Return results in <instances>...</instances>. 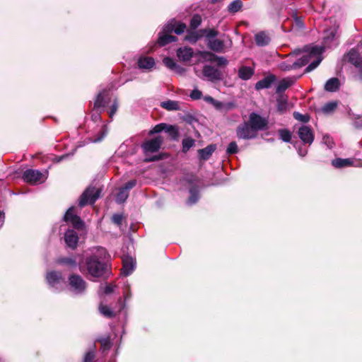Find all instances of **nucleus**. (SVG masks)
<instances>
[{
	"label": "nucleus",
	"mask_w": 362,
	"mask_h": 362,
	"mask_svg": "<svg viewBox=\"0 0 362 362\" xmlns=\"http://www.w3.org/2000/svg\"><path fill=\"white\" fill-rule=\"evenodd\" d=\"M136 180L134 179V180H131L128 182H127L124 187H122V188L123 189H125L127 192H128L129 189L134 188L136 185Z\"/></svg>",
	"instance_id": "4d7b16f0"
},
{
	"label": "nucleus",
	"mask_w": 362,
	"mask_h": 362,
	"mask_svg": "<svg viewBox=\"0 0 362 362\" xmlns=\"http://www.w3.org/2000/svg\"><path fill=\"white\" fill-rule=\"evenodd\" d=\"M348 61L352 64L355 68L362 66V60L360 57V54L358 51L355 49H351L347 54Z\"/></svg>",
	"instance_id": "4be33fe9"
},
{
	"label": "nucleus",
	"mask_w": 362,
	"mask_h": 362,
	"mask_svg": "<svg viewBox=\"0 0 362 362\" xmlns=\"http://www.w3.org/2000/svg\"><path fill=\"white\" fill-rule=\"evenodd\" d=\"M207 47L212 51L216 52H222L225 45L223 40L219 39L209 40L207 42Z\"/></svg>",
	"instance_id": "a878e982"
},
{
	"label": "nucleus",
	"mask_w": 362,
	"mask_h": 362,
	"mask_svg": "<svg viewBox=\"0 0 362 362\" xmlns=\"http://www.w3.org/2000/svg\"><path fill=\"white\" fill-rule=\"evenodd\" d=\"M293 18L295 20L296 25L300 28H303L304 27V23L302 21L300 17H298L296 14L293 16Z\"/></svg>",
	"instance_id": "69168bd1"
},
{
	"label": "nucleus",
	"mask_w": 362,
	"mask_h": 362,
	"mask_svg": "<svg viewBox=\"0 0 362 362\" xmlns=\"http://www.w3.org/2000/svg\"><path fill=\"white\" fill-rule=\"evenodd\" d=\"M164 65L171 70H173L176 67L177 63L175 62L173 59L169 57H166L163 59Z\"/></svg>",
	"instance_id": "8fccbe9b"
},
{
	"label": "nucleus",
	"mask_w": 362,
	"mask_h": 362,
	"mask_svg": "<svg viewBox=\"0 0 362 362\" xmlns=\"http://www.w3.org/2000/svg\"><path fill=\"white\" fill-rule=\"evenodd\" d=\"M164 141L163 137L157 136L151 139L146 140L141 144V148L145 155L158 152Z\"/></svg>",
	"instance_id": "20e7f679"
},
{
	"label": "nucleus",
	"mask_w": 362,
	"mask_h": 362,
	"mask_svg": "<svg viewBox=\"0 0 362 362\" xmlns=\"http://www.w3.org/2000/svg\"><path fill=\"white\" fill-rule=\"evenodd\" d=\"M287 106V102L284 100H277V109L279 112H282L286 110Z\"/></svg>",
	"instance_id": "bf43d9fd"
},
{
	"label": "nucleus",
	"mask_w": 362,
	"mask_h": 362,
	"mask_svg": "<svg viewBox=\"0 0 362 362\" xmlns=\"http://www.w3.org/2000/svg\"><path fill=\"white\" fill-rule=\"evenodd\" d=\"M268 119L256 112L249 115L248 120L240 124L236 128V136L239 139L250 140L257 137L258 132L269 128Z\"/></svg>",
	"instance_id": "f257e3e1"
},
{
	"label": "nucleus",
	"mask_w": 362,
	"mask_h": 362,
	"mask_svg": "<svg viewBox=\"0 0 362 362\" xmlns=\"http://www.w3.org/2000/svg\"><path fill=\"white\" fill-rule=\"evenodd\" d=\"M96 342L100 344V349L102 350L103 352L109 351L112 346V343L111 342L110 339V336L109 334L107 336L98 337L95 339L94 344H95Z\"/></svg>",
	"instance_id": "b1692460"
},
{
	"label": "nucleus",
	"mask_w": 362,
	"mask_h": 362,
	"mask_svg": "<svg viewBox=\"0 0 362 362\" xmlns=\"http://www.w3.org/2000/svg\"><path fill=\"white\" fill-rule=\"evenodd\" d=\"M160 106L168 111L180 110V103L178 101L175 100H168L167 101L162 102L160 103Z\"/></svg>",
	"instance_id": "2f4dec72"
},
{
	"label": "nucleus",
	"mask_w": 362,
	"mask_h": 362,
	"mask_svg": "<svg viewBox=\"0 0 362 362\" xmlns=\"http://www.w3.org/2000/svg\"><path fill=\"white\" fill-rule=\"evenodd\" d=\"M172 27L164 25L161 31L158 34L156 44L158 47H164L171 42L177 41V37L172 35Z\"/></svg>",
	"instance_id": "39448f33"
},
{
	"label": "nucleus",
	"mask_w": 362,
	"mask_h": 362,
	"mask_svg": "<svg viewBox=\"0 0 362 362\" xmlns=\"http://www.w3.org/2000/svg\"><path fill=\"white\" fill-rule=\"evenodd\" d=\"M243 6V2L240 0H234L228 6V11L230 13H235L240 10Z\"/></svg>",
	"instance_id": "4c0bfd02"
},
{
	"label": "nucleus",
	"mask_w": 362,
	"mask_h": 362,
	"mask_svg": "<svg viewBox=\"0 0 362 362\" xmlns=\"http://www.w3.org/2000/svg\"><path fill=\"white\" fill-rule=\"evenodd\" d=\"M298 136L304 144H312L315 139L314 132L311 127L302 125L297 132Z\"/></svg>",
	"instance_id": "1a4fd4ad"
},
{
	"label": "nucleus",
	"mask_w": 362,
	"mask_h": 362,
	"mask_svg": "<svg viewBox=\"0 0 362 362\" xmlns=\"http://www.w3.org/2000/svg\"><path fill=\"white\" fill-rule=\"evenodd\" d=\"M134 269V263L132 257H127L122 260V272L124 276L130 275Z\"/></svg>",
	"instance_id": "412c9836"
},
{
	"label": "nucleus",
	"mask_w": 362,
	"mask_h": 362,
	"mask_svg": "<svg viewBox=\"0 0 362 362\" xmlns=\"http://www.w3.org/2000/svg\"><path fill=\"white\" fill-rule=\"evenodd\" d=\"M189 96L192 100H199L202 98V93L198 89H194L191 92Z\"/></svg>",
	"instance_id": "13d9d810"
},
{
	"label": "nucleus",
	"mask_w": 362,
	"mask_h": 362,
	"mask_svg": "<svg viewBox=\"0 0 362 362\" xmlns=\"http://www.w3.org/2000/svg\"><path fill=\"white\" fill-rule=\"evenodd\" d=\"M187 35L185 37V40L189 42L192 44H195L199 39L195 30H187Z\"/></svg>",
	"instance_id": "58836bf2"
},
{
	"label": "nucleus",
	"mask_w": 362,
	"mask_h": 362,
	"mask_svg": "<svg viewBox=\"0 0 362 362\" xmlns=\"http://www.w3.org/2000/svg\"><path fill=\"white\" fill-rule=\"evenodd\" d=\"M156 64L155 60L151 57L142 56L137 61L138 67L141 69H151Z\"/></svg>",
	"instance_id": "a211bd4d"
},
{
	"label": "nucleus",
	"mask_w": 362,
	"mask_h": 362,
	"mask_svg": "<svg viewBox=\"0 0 362 362\" xmlns=\"http://www.w3.org/2000/svg\"><path fill=\"white\" fill-rule=\"evenodd\" d=\"M177 56L180 61L188 62L194 56V50L189 47H180L177 50Z\"/></svg>",
	"instance_id": "2eb2a0df"
},
{
	"label": "nucleus",
	"mask_w": 362,
	"mask_h": 362,
	"mask_svg": "<svg viewBox=\"0 0 362 362\" xmlns=\"http://www.w3.org/2000/svg\"><path fill=\"white\" fill-rule=\"evenodd\" d=\"M78 235L77 233L72 229H68L64 233V240L66 245L74 250L78 246Z\"/></svg>",
	"instance_id": "9b49d317"
},
{
	"label": "nucleus",
	"mask_w": 362,
	"mask_h": 362,
	"mask_svg": "<svg viewBox=\"0 0 362 362\" xmlns=\"http://www.w3.org/2000/svg\"><path fill=\"white\" fill-rule=\"evenodd\" d=\"M199 199V192L197 186H193L189 189V197L187 203L189 204H196Z\"/></svg>",
	"instance_id": "c756f323"
},
{
	"label": "nucleus",
	"mask_w": 362,
	"mask_h": 362,
	"mask_svg": "<svg viewBox=\"0 0 362 362\" xmlns=\"http://www.w3.org/2000/svg\"><path fill=\"white\" fill-rule=\"evenodd\" d=\"M322 61L321 57H318L317 59L312 62L304 70V74H307L308 72L312 71L315 69H316Z\"/></svg>",
	"instance_id": "49530a36"
},
{
	"label": "nucleus",
	"mask_w": 362,
	"mask_h": 362,
	"mask_svg": "<svg viewBox=\"0 0 362 362\" xmlns=\"http://www.w3.org/2000/svg\"><path fill=\"white\" fill-rule=\"evenodd\" d=\"M74 211H75L74 206H71L70 208H69L66 210V211L64 216V218H63L64 221H65L66 223L71 221L73 217L77 216L76 214H74Z\"/></svg>",
	"instance_id": "c03bdc74"
},
{
	"label": "nucleus",
	"mask_w": 362,
	"mask_h": 362,
	"mask_svg": "<svg viewBox=\"0 0 362 362\" xmlns=\"http://www.w3.org/2000/svg\"><path fill=\"white\" fill-rule=\"evenodd\" d=\"M167 127L166 123H160L156 124L152 129L148 132V136H152L155 134L160 133L163 131H165Z\"/></svg>",
	"instance_id": "79ce46f5"
},
{
	"label": "nucleus",
	"mask_w": 362,
	"mask_h": 362,
	"mask_svg": "<svg viewBox=\"0 0 362 362\" xmlns=\"http://www.w3.org/2000/svg\"><path fill=\"white\" fill-rule=\"evenodd\" d=\"M202 18L199 14H194L189 23V29L196 30L202 23Z\"/></svg>",
	"instance_id": "f704fd0d"
},
{
	"label": "nucleus",
	"mask_w": 362,
	"mask_h": 362,
	"mask_svg": "<svg viewBox=\"0 0 362 362\" xmlns=\"http://www.w3.org/2000/svg\"><path fill=\"white\" fill-rule=\"evenodd\" d=\"M56 264L64 266L69 269H76L77 267V262L75 257H61L56 259Z\"/></svg>",
	"instance_id": "f3484780"
},
{
	"label": "nucleus",
	"mask_w": 362,
	"mask_h": 362,
	"mask_svg": "<svg viewBox=\"0 0 362 362\" xmlns=\"http://www.w3.org/2000/svg\"><path fill=\"white\" fill-rule=\"evenodd\" d=\"M281 68L284 71H290L291 69H296V67L293 66V64H286L285 63H283L281 65Z\"/></svg>",
	"instance_id": "338daca9"
},
{
	"label": "nucleus",
	"mask_w": 362,
	"mask_h": 362,
	"mask_svg": "<svg viewBox=\"0 0 362 362\" xmlns=\"http://www.w3.org/2000/svg\"><path fill=\"white\" fill-rule=\"evenodd\" d=\"M82 362H97L95 344H93V346L85 353Z\"/></svg>",
	"instance_id": "cd10ccee"
},
{
	"label": "nucleus",
	"mask_w": 362,
	"mask_h": 362,
	"mask_svg": "<svg viewBox=\"0 0 362 362\" xmlns=\"http://www.w3.org/2000/svg\"><path fill=\"white\" fill-rule=\"evenodd\" d=\"M118 102L117 99H115L112 104L110 107V110L108 111V115L110 119H112L114 115L117 111L118 109Z\"/></svg>",
	"instance_id": "3c124183"
},
{
	"label": "nucleus",
	"mask_w": 362,
	"mask_h": 362,
	"mask_svg": "<svg viewBox=\"0 0 362 362\" xmlns=\"http://www.w3.org/2000/svg\"><path fill=\"white\" fill-rule=\"evenodd\" d=\"M278 134L280 139L284 142H291L292 134L291 132L287 129H279Z\"/></svg>",
	"instance_id": "c9c22d12"
},
{
	"label": "nucleus",
	"mask_w": 362,
	"mask_h": 362,
	"mask_svg": "<svg viewBox=\"0 0 362 362\" xmlns=\"http://www.w3.org/2000/svg\"><path fill=\"white\" fill-rule=\"evenodd\" d=\"M99 310L100 313L107 318H113L116 315L115 313H114L107 305L101 304L100 305Z\"/></svg>",
	"instance_id": "e433bc0d"
},
{
	"label": "nucleus",
	"mask_w": 362,
	"mask_h": 362,
	"mask_svg": "<svg viewBox=\"0 0 362 362\" xmlns=\"http://www.w3.org/2000/svg\"><path fill=\"white\" fill-rule=\"evenodd\" d=\"M129 197V192L122 188L119 189L117 194V202L121 204L124 202Z\"/></svg>",
	"instance_id": "a18cd8bd"
},
{
	"label": "nucleus",
	"mask_w": 362,
	"mask_h": 362,
	"mask_svg": "<svg viewBox=\"0 0 362 362\" xmlns=\"http://www.w3.org/2000/svg\"><path fill=\"white\" fill-rule=\"evenodd\" d=\"M255 40L257 46L264 47L270 43L271 39L266 32L261 31L255 35Z\"/></svg>",
	"instance_id": "5701e85b"
},
{
	"label": "nucleus",
	"mask_w": 362,
	"mask_h": 362,
	"mask_svg": "<svg viewBox=\"0 0 362 362\" xmlns=\"http://www.w3.org/2000/svg\"><path fill=\"white\" fill-rule=\"evenodd\" d=\"M337 102L336 101H332L329 102L322 107V110L325 114L332 113L335 111V110L337 107Z\"/></svg>",
	"instance_id": "ea45409f"
},
{
	"label": "nucleus",
	"mask_w": 362,
	"mask_h": 362,
	"mask_svg": "<svg viewBox=\"0 0 362 362\" xmlns=\"http://www.w3.org/2000/svg\"><path fill=\"white\" fill-rule=\"evenodd\" d=\"M115 286L112 285V284H108L107 285L104 289H103V292L106 295H109V294H111L113 293L114 291V288H115Z\"/></svg>",
	"instance_id": "0e129e2a"
},
{
	"label": "nucleus",
	"mask_w": 362,
	"mask_h": 362,
	"mask_svg": "<svg viewBox=\"0 0 362 362\" xmlns=\"http://www.w3.org/2000/svg\"><path fill=\"white\" fill-rule=\"evenodd\" d=\"M106 133L107 132L105 129V126H103V129H100V132L97 134V135L93 139V141L95 143L101 141L105 136Z\"/></svg>",
	"instance_id": "5fc2aeb1"
},
{
	"label": "nucleus",
	"mask_w": 362,
	"mask_h": 362,
	"mask_svg": "<svg viewBox=\"0 0 362 362\" xmlns=\"http://www.w3.org/2000/svg\"><path fill=\"white\" fill-rule=\"evenodd\" d=\"M310 49L309 46L306 45L303 49H296L294 51L292 52V54L294 55H298L303 52H307Z\"/></svg>",
	"instance_id": "e2e57ef3"
},
{
	"label": "nucleus",
	"mask_w": 362,
	"mask_h": 362,
	"mask_svg": "<svg viewBox=\"0 0 362 362\" xmlns=\"http://www.w3.org/2000/svg\"><path fill=\"white\" fill-rule=\"evenodd\" d=\"M111 219L113 223H115L117 226H120L122 224L124 216L121 214H115L112 215Z\"/></svg>",
	"instance_id": "603ef678"
},
{
	"label": "nucleus",
	"mask_w": 362,
	"mask_h": 362,
	"mask_svg": "<svg viewBox=\"0 0 362 362\" xmlns=\"http://www.w3.org/2000/svg\"><path fill=\"white\" fill-rule=\"evenodd\" d=\"M196 33L199 37V39H201L203 37H206V28L200 29L199 30H197Z\"/></svg>",
	"instance_id": "774afa93"
},
{
	"label": "nucleus",
	"mask_w": 362,
	"mask_h": 362,
	"mask_svg": "<svg viewBox=\"0 0 362 362\" xmlns=\"http://www.w3.org/2000/svg\"><path fill=\"white\" fill-rule=\"evenodd\" d=\"M202 73L206 78L212 82L221 81L223 78L221 71L211 65L204 66Z\"/></svg>",
	"instance_id": "9d476101"
},
{
	"label": "nucleus",
	"mask_w": 362,
	"mask_h": 362,
	"mask_svg": "<svg viewBox=\"0 0 362 362\" xmlns=\"http://www.w3.org/2000/svg\"><path fill=\"white\" fill-rule=\"evenodd\" d=\"M300 76H301L292 78H285L281 80L276 87V93H281L284 92L288 88L294 84L296 80L298 79Z\"/></svg>",
	"instance_id": "4468645a"
},
{
	"label": "nucleus",
	"mask_w": 362,
	"mask_h": 362,
	"mask_svg": "<svg viewBox=\"0 0 362 362\" xmlns=\"http://www.w3.org/2000/svg\"><path fill=\"white\" fill-rule=\"evenodd\" d=\"M332 164L336 168H341L350 166L353 164V161L350 158H335L332 160Z\"/></svg>",
	"instance_id": "c85d7f7f"
},
{
	"label": "nucleus",
	"mask_w": 362,
	"mask_h": 362,
	"mask_svg": "<svg viewBox=\"0 0 362 362\" xmlns=\"http://www.w3.org/2000/svg\"><path fill=\"white\" fill-rule=\"evenodd\" d=\"M276 77L275 75L269 74L256 83L255 89L261 90L264 88H269L272 86V83L276 81Z\"/></svg>",
	"instance_id": "dca6fc26"
},
{
	"label": "nucleus",
	"mask_w": 362,
	"mask_h": 362,
	"mask_svg": "<svg viewBox=\"0 0 362 362\" xmlns=\"http://www.w3.org/2000/svg\"><path fill=\"white\" fill-rule=\"evenodd\" d=\"M238 152V146L235 141H231L226 149V153L228 155L235 154Z\"/></svg>",
	"instance_id": "de8ad7c7"
},
{
	"label": "nucleus",
	"mask_w": 362,
	"mask_h": 362,
	"mask_svg": "<svg viewBox=\"0 0 362 362\" xmlns=\"http://www.w3.org/2000/svg\"><path fill=\"white\" fill-rule=\"evenodd\" d=\"M218 35V31L215 29H209L206 28V38L207 40V42L209 41V40H214V37H216Z\"/></svg>",
	"instance_id": "864d4df0"
},
{
	"label": "nucleus",
	"mask_w": 362,
	"mask_h": 362,
	"mask_svg": "<svg viewBox=\"0 0 362 362\" xmlns=\"http://www.w3.org/2000/svg\"><path fill=\"white\" fill-rule=\"evenodd\" d=\"M215 62L217 63V65L219 66H226L228 64V60L223 57L218 56Z\"/></svg>",
	"instance_id": "680f3d73"
},
{
	"label": "nucleus",
	"mask_w": 362,
	"mask_h": 362,
	"mask_svg": "<svg viewBox=\"0 0 362 362\" xmlns=\"http://www.w3.org/2000/svg\"><path fill=\"white\" fill-rule=\"evenodd\" d=\"M23 180L32 185L43 182L46 177L37 170L28 169L23 174Z\"/></svg>",
	"instance_id": "423d86ee"
},
{
	"label": "nucleus",
	"mask_w": 362,
	"mask_h": 362,
	"mask_svg": "<svg viewBox=\"0 0 362 362\" xmlns=\"http://www.w3.org/2000/svg\"><path fill=\"white\" fill-rule=\"evenodd\" d=\"M103 111L102 110H93V108L91 109V119L93 122H96L98 121L101 120V113Z\"/></svg>",
	"instance_id": "6e6d98bb"
},
{
	"label": "nucleus",
	"mask_w": 362,
	"mask_h": 362,
	"mask_svg": "<svg viewBox=\"0 0 362 362\" xmlns=\"http://www.w3.org/2000/svg\"><path fill=\"white\" fill-rule=\"evenodd\" d=\"M216 149V144H209L204 148L199 149L197 152L199 159L202 160H209Z\"/></svg>",
	"instance_id": "6ab92c4d"
},
{
	"label": "nucleus",
	"mask_w": 362,
	"mask_h": 362,
	"mask_svg": "<svg viewBox=\"0 0 362 362\" xmlns=\"http://www.w3.org/2000/svg\"><path fill=\"white\" fill-rule=\"evenodd\" d=\"M45 279L50 286L54 287L63 281L64 278L61 272L53 270L47 272Z\"/></svg>",
	"instance_id": "ddd939ff"
},
{
	"label": "nucleus",
	"mask_w": 362,
	"mask_h": 362,
	"mask_svg": "<svg viewBox=\"0 0 362 362\" xmlns=\"http://www.w3.org/2000/svg\"><path fill=\"white\" fill-rule=\"evenodd\" d=\"M293 116L295 119L300 121L303 123H307L310 121V116L308 114H301L298 112H294Z\"/></svg>",
	"instance_id": "a19ab883"
},
{
	"label": "nucleus",
	"mask_w": 362,
	"mask_h": 362,
	"mask_svg": "<svg viewBox=\"0 0 362 362\" xmlns=\"http://www.w3.org/2000/svg\"><path fill=\"white\" fill-rule=\"evenodd\" d=\"M340 88V81L338 78L333 77L327 81L324 88L327 92H336Z\"/></svg>",
	"instance_id": "393cba45"
},
{
	"label": "nucleus",
	"mask_w": 362,
	"mask_h": 362,
	"mask_svg": "<svg viewBox=\"0 0 362 362\" xmlns=\"http://www.w3.org/2000/svg\"><path fill=\"white\" fill-rule=\"evenodd\" d=\"M254 69L250 66H242L238 70V76L242 80H248L254 75Z\"/></svg>",
	"instance_id": "bb28decb"
},
{
	"label": "nucleus",
	"mask_w": 362,
	"mask_h": 362,
	"mask_svg": "<svg viewBox=\"0 0 362 362\" xmlns=\"http://www.w3.org/2000/svg\"><path fill=\"white\" fill-rule=\"evenodd\" d=\"M199 53L202 57L207 59L209 61H210L211 62H215V60L216 59V58L218 57L216 54H214L211 52H209V51L200 52Z\"/></svg>",
	"instance_id": "09e8293b"
},
{
	"label": "nucleus",
	"mask_w": 362,
	"mask_h": 362,
	"mask_svg": "<svg viewBox=\"0 0 362 362\" xmlns=\"http://www.w3.org/2000/svg\"><path fill=\"white\" fill-rule=\"evenodd\" d=\"M108 96V93L106 90H103L100 91L95 97L93 110H102L103 111V108L107 105L108 101L106 100V98Z\"/></svg>",
	"instance_id": "f8f14e48"
},
{
	"label": "nucleus",
	"mask_w": 362,
	"mask_h": 362,
	"mask_svg": "<svg viewBox=\"0 0 362 362\" xmlns=\"http://www.w3.org/2000/svg\"><path fill=\"white\" fill-rule=\"evenodd\" d=\"M322 51V49L317 46L312 47L305 54L293 63V66L297 69L306 65L312 57L320 56Z\"/></svg>",
	"instance_id": "0eeeda50"
},
{
	"label": "nucleus",
	"mask_w": 362,
	"mask_h": 362,
	"mask_svg": "<svg viewBox=\"0 0 362 362\" xmlns=\"http://www.w3.org/2000/svg\"><path fill=\"white\" fill-rule=\"evenodd\" d=\"M101 189L95 187H88L82 193L78 199V206L81 208L88 204H93L100 197Z\"/></svg>",
	"instance_id": "7ed1b4c3"
},
{
	"label": "nucleus",
	"mask_w": 362,
	"mask_h": 362,
	"mask_svg": "<svg viewBox=\"0 0 362 362\" xmlns=\"http://www.w3.org/2000/svg\"><path fill=\"white\" fill-rule=\"evenodd\" d=\"M166 25L171 26L172 33H175L177 35L182 34L187 29L185 23L177 21L175 18L171 19L170 21L168 22V23H166Z\"/></svg>",
	"instance_id": "aec40b11"
},
{
	"label": "nucleus",
	"mask_w": 362,
	"mask_h": 362,
	"mask_svg": "<svg viewBox=\"0 0 362 362\" xmlns=\"http://www.w3.org/2000/svg\"><path fill=\"white\" fill-rule=\"evenodd\" d=\"M354 78L362 83V65L356 68Z\"/></svg>",
	"instance_id": "052dcab7"
},
{
	"label": "nucleus",
	"mask_w": 362,
	"mask_h": 362,
	"mask_svg": "<svg viewBox=\"0 0 362 362\" xmlns=\"http://www.w3.org/2000/svg\"><path fill=\"white\" fill-rule=\"evenodd\" d=\"M168 155L167 153H159L158 155H155V156H149V157L145 158L144 162L150 163V162L158 161V160H163V159H164L165 158H168Z\"/></svg>",
	"instance_id": "37998d69"
},
{
	"label": "nucleus",
	"mask_w": 362,
	"mask_h": 362,
	"mask_svg": "<svg viewBox=\"0 0 362 362\" xmlns=\"http://www.w3.org/2000/svg\"><path fill=\"white\" fill-rule=\"evenodd\" d=\"M195 145V140L191 137H187L182 141V151L186 153Z\"/></svg>",
	"instance_id": "473e14b6"
},
{
	"label": "nucleus",
	"mask_w": 362,
	"mask_h": 362,
	"mask_svg": "<svg viewBox=\"0 0 362 362\" xmlns=\"http://www.w3.org/2000/svg\"><path fill=\"white\" fill-rule=\"evenodd\" d=\"M165 132L168 134L171 139L177 141L180 136L179 128L175 125L167 124Z\"/></svg>",
	"instance_id": "7c9ffc66"
},
{
	"label": "nucleus",
	"mask_w": 362,
	"mask_h": 362,
	"mask_svg": "<svg viewBox=\"0 0 362 362\" xmlns=\"http://www.w3.org/2000/svg\"><path fill=\"white\" fill-rule=\"evenodd\" d=\"M69 284L76 293H82L87 286L86 281L80 275L76 274L69 276Z\"/></svg>",
	"instance_id": "6e6552de"
},
{
	"label": "nucleus",
	"mask_w": 362,
	"mask_h": 362,
	"mask_svg": "<svg viewBox=\"0 0 362 362\" xmlns=\"http://www.w3.org/2000/svg\"><path fill=\"white\" fill-rule=\"evenodd\" d=\"M109 255L105 248L100 247L96 251L85 258L84 265L81 271H86L87 274L93 277L99 278L104 275L107 271L106 260Z\"/></svg>",
	"instance_id": "f03ea898"
},
{
	"label": "nucleus",
	"mask_w": 362,
	"mask_h": 362,
	"mask_svg": "<svg viewBox=\"0 0 362 362\" xmlns=\"http://www.w3.org/2000/svg\"><path fill=\"white\" fill-rule=\"evenodd\" d=\"M70 223H71L73 228L76 230H83L85 228L84 221L78 216H74L72 221H70Z\"/></svg>",
	"instance_id": "72a5a7b5"
}]
</instances>
